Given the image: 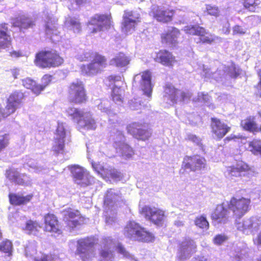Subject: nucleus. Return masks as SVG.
<instances>
[{"label": "nucleus", "mask_w": 261, "mask_h": 261, "mask_svg": "<svg viewBox=\"0 0 261 261\" xmlns=\"http://www.w3.org/2000/svg\"><path fill=\"white\" fill-rule=\"evenodd\" d=\"M99 249L100 261H114L115 250L130 261H138L127 252L122 244L111 237L103 238Z\"/></svg>", "instance_id": "f257e3e1"}, {"label": "nucleus", "mask_w": 261, "mask_h": 261, "mask_svg": "<svg viewBox=\"0 0 261 261\" xmlns=\"http://www.w3.org/2000/svg\"><path fill=\"white\" fill-rule=\"evenodd\" d=\"M67 113L72 120L77 123L79 127L87 130H94L96 128L95 121L90 112H84L74 108H69L67 110Z\"/></svg>", "instance_id": "f03ea898"}, {"label": "nucleus", "mask_w": 261, "mask_h": 261, "mask_svg": "<svg viewBox=\"0 0 261 261\" xmlns=\"http://www.w3.org/2000/svg\"><path fill=\"white\" fill-rule=\"evenodd\" d=\"M239 74V70L232 64L230 66L221 65L215 72H214L212 69L206 68L203 65V75L207 79H214L217 81H221L223 78L226 79L228 77L236 78Z\"/></svg>", "instance_id": "7ed1b4c3"}, {"label": "nucleus", "mask_w": 261, "mask_h": 261, "mask_svg": "<svg viewBox=\"0 0 261 261\" xmlns=\"http://www.w3.org/2000/svg\"><path fill=\"white\" fill-rule=\"evenodd\" d=\"M124 234L127 238L139 241L149 242L154 239L152 233L133 221H130L127 224L124 228Z\"/></svg>", "instance_id": "20e7f679"}, {"label": "nucleus", "mask_w": 261, "mask_h": 261, "mask_svg": "<svg viewBox=\"0 0 261 261\" xmlns=\"http://www.w3.org/2000/svg\"><path fill=\"white\" fill-rule=\"evenodd\" d=\"M63 59L54 50L40 51L36 55L35 63L36 66L44 68L60 65Z\"/></svg>", "instance_id": "39448f33"}, {"label": "nucleus", "mask_w": 261, "mask_h": 261, "mask_svg": "<svg viewBox=\"0 0 261 261\" xmlns=\"http://www.w3.org/2000/svg\"><path fill=\"white\" fill-rule=\"evenodd\" d=\"M96 239L94 237L80 239L77 242L76 254L83 261H91L94 255V245Z\"/></svg>", "instance_id": "423d86ee"}, {"label": "nucleus", "mask_w": 261, "mask_h": 261, "mask_svg": "<svg viewBox=\"0 0 261 261\" xmlns=\"http://www.w3.org/2000/svg\"><path fill=\"white\" fill-rule=\"evenodd\" d=\"M164 92V100L169 105L176 103L178 101L187 102L191 96L189 91L177 90L171 84L166 85Z\"/></svg>", "instance_id": "0eeeda50"}, {"label": "nucleus", "mask_w": 261, "mask_h": 261, "mask_svg": "<svg viewBox=\"0 0 261 261\" xmlns=\"http://www.w3.org/2000/svg\"><path fill=\"white\" fill-rule=\"evenodd\" d=\"M250 202V199L248 198H242L238 199L232 197L229 203H227V206L236 218H240L249 211Z\"/></svg>", "instance_id": "6e6552de"}, {"label": "nucleus", "mask_w": 261, "mask_h": 261, "mask_svg": "<svg viewBox=\"0 0 261 261\" xmlns=\"http://www.w3.org/2000/svg\"><path fill=\"white\" fill-rule=\"evenodd\" d=\"M74 182L81 187H86L95 183V179L82 167L78 165L69 167Z\"/></svg>", "instance_id": "1a4fd4ad"}, {"label": "nucleus", "mask_w": 261, "mask_h": 261, "mask_svg": "<svg viewBox=\"0 0 261 261\" xmlns=\"http://www.w3.org/2000/svg\"><path fill=\"white\" fill-rule=\"evenodd\" d=\"M57 19L52 14L47 12L45 14L44 18L45 32L46 35L50 38L53 42L61 41L62 42V37L59 35L60 32L58 30Z\"/></svg>", "instance_id": "9d476101"}, {"label": "nucleus", "mask_w": 261, "mask_h": 261, "mask_svg": "<svg viewBox=\"0 0 261 261\" xmlns=\"http://www.w3.org/2000/svg\"><path fill=\"white\" fill-rule=\"evenodd\" d=\"M184 31L186 34L199 36L196 42L211 44L214 42L216 37L210 34L202 27L197 25H188L184 28Z\"/></svg>", "instance_id": "9b49d317"}, {"label": "nucleus", "mask_w": 261, "mask_h": 261, "mask_svg": "<svg viewBox=\"0 0 261 261\" xmlns=\"http://www.w3.org/2000/svg\"><path fill=\"white\" fill-rule=\"evenodd\" d=\"M69 133L68 126L63 122H58L54 137L53 150L57 153H62L65 145V138Z\"/></svg>", "instance_id": "f8f14e48"}, {"label": "nucleus", "mask_w": 261, "mask_h": 261, "mask_svg": "<svg viewBox=\"0 0 261 261\" xmlns=\"http://www.w3.org/2000/svg\"><path fill=\"white\" fill-rule=\"evenodd\" d=\"M61 215L70 230L79 228L84 223V218L81 216L78 211L69 208L64 210L61 212Z\"/></svg>", "instance_id": "ddd939ff"}, {"label": "nucleus", "mask_w": 261, "mask_h": 261, "mask_svg": "<svg viewBox=\"0 0 261 261\" xmlns=\"http://www.w3.org/2000/svg\"><path fill=\"white\" fill-rule=\"evenodd\" d=\"M107 65L106 59L103 56L97 54L91 63L81 67V72L84 75H94L103 70Z\"/></svg>", "instance_id": "4468645a"}, {"label": "nucleus", "mask_w": 261, "mask_h": 261, "mask_svg": "<svg viewBox=\"0 0 261 261\" xmlns=\"http://www.w3.org/2000/svg\"><path fill=\"white\" fill-rule=\"evenodd\" d=\"M260 225L261 219L257 216L246 218L242 222L236 223L237 229L247 235L257 232Z\"/></svg>", "instance_id": "2eb2a0df"}, {"label": "nucleus", "mask_w": 261, "mask_h": 261, "mask_svg": "<svg viewBox=\"0 0 261 261\" xmlns=\"http://www.w3.org/2000/svg\"><path fill=\"white\" fill-rule=\"evenodd\" d=\"M151 79V73L148 71L136 74L134 77L133 86H139L144 94L150 97L152 91Z\"/></svg>", "instance_id": "dca6fc26"}, {"label": "nucleus", "mask_w": 261, "mask_h": 261, "mask_svg": "<svg viewBox=\"0 0 261 261\" xmlns=\"http://www.w3.org/2000/svg\"><path fill=\"white\" fill-rule=\"evenodd\" d=\"M250 172V169L247 164L242 161H239L230 166L226 167L224 174L226 177L236 180V178L245 176Z\"/></svg>", "instance_id": "f3484780"}, {"label": "nucleus", "mask_w": 261, "mask_h": 261, "mask_svg": "<svg viewBox=\"0 0 261 261\" xmlns=\"http://www.w3.org/2000/svg\"><path fill=\"white\" fill-rule=\"evenodd\" d=\"M107 80L110 82V86L113 87L112 97L113 100L117 105H120L123 102L122 95L123 90L121 88L122 84L120 76L110 75Z\"/></svg>", "instance_id": "a211bd4d"}, {"label": "nucleus", "mask_w": 261, "mask_h": 261, "mask_svg": "<svg viewBox=\"0 0 261 261\" xmlns=\"http://www.w3.org/2000/svg\"><path fill=\"white\" fill-rule=\"evenodd\" d=\"M182 166L191 171H202L206 168V161L204 158L199 155L186 156L184 159Z\"/></svg>", "instance_id": "6ab92c4d"}, {"label": "nucleus", "mask_w": 261, "mask_h": 261, "mask_svg": "<svg viewBox=\"0 0 261 261\" xmlns=\"http://www.w3.org/2000/svg\"><path fill=\"white\" fill-rule=\"evenodd\" d=\"M141 213L156 225L161 226L164 222V212L157 208L145 206L142 207Z\"/></svg>", "instance_id": "aec40b11"}, {"label": "nucleus", "mask_w": 261, "mask_h": 261, "mask_svg": "<svg viewBox=\"0 0 261 261\" xmlns=\"http://www.w3.org/2000/svg\"><path fill=\"white\" fill-rule=\"evenodd\" d=\"M122 201L121 194L116 189H110L107 190L104 196V208L106 210H110L111 208L116 209L119 202Z\"/></svg>", "instance_id": "412c9836"}, {"label": "nucleus", "mask_w": 261, "mask_h": 261, "mask_svg": "<svg viewBox=\"0 0 261 261\" xmlns=\"http://www.w3.org/2000/svg\"><path fill=\"white\" fill-rule=\"evenodd\" d=\"M111 25L110 17L105 15L96 14L91 17L88 23V25H92L93 27L92 33H95L99 31L108 29Z\"/></svg>", "instance_id": "4be33fe9"}, {"label": "nucleus", "mask_w": 261, "mask_h": 261, "mask_svg": "<svg viewBox=\"0 0 261 261\" xmlns=\"http://www.w3.org/2000/svg\"><path fill=\"white\" fill-rule=\"evenodd\" d=\"M37 243L35 241L29 242L25 247V254L27 257L34 261H56L55 257L46 255L40 253V256L37 254Z\"/></svg>", "instance_id": "5701e85b"}, {"label": "nucleus", "mask_w": 261, "mask_h": 261, "mask_svg": "<svg viewBox=\"0 0 261 261\" xmlns=\"http://www.w3.org/2000/svg\"><path fill=\"white\" fill-rule=\"evenodd\" d=\"M69 95L72 100L75 103L83 102L86 99V93L82 82H73L70 86Z\"/></svg>", "instance_id": "b1692460"}, {"label": "nucleus", "mask_w": 261, "mask_h": 261, "mask_svg": "<svg viewBox=\"0 0 261 261\" xmlns=\"http://www.w3.org/2000/svg\"><path fill=\"white\" fill-rule=\"evenodd\" d=\"M196 245L194 240L190 238H186L182 242L180 251L177 255L178 261H183L190 256L191 254L195 252Z\"/></svg>", "instance_id": "393cba45"}, {"label": "nucleus", "mask_w": 261, "mask_h": 261, "mask_svg": "<svg viewBox=\"0 0 261 261\" xmlns=\"http://www.w3.org/2000/svg\"><path fill=\"white\" fill-rule=\"evenodd\" d=\"M126 128L129 134L138 140L145 141L151 135L149 130L144 129L141 124L137 122L130 124Z\"/></svg>", "instance_id": "a878e982"}, {"label": "nucleus", "mask_w": 261, "mask_h": 261, "mask_svg": "<svg viewBox=\"0 0 261 261\" xmlns=\"http://www.w3.org/2000/svg\"><path fill=\"white\" fill-rule=\"evenodd\" d=\"M211 127L213 137L218 139H222L230 130L227 125L217 118H212Z\"/></svg>", "instance_id": "bb28decb"}, {"label": "nucleus", "mask_w": 261, "mask_h": 261, "mask_svg": "<svg viewBox=\"0 0 261 261\" xmlns=\"http://www.w3.org/2000/svg\"><path fill=\"white\" fill-rule=\"evenodd\" d=\"M151 13L158 21L167 22L171 20L174 12L172 10L160 8L156 5H152Z\"/></svg>", "instance_id": "cd10ccee"}, {"label": "nucleus", "mask_w": 261, "mask_h": 261, "mask_svg": "<svg viewBox=\"0 0 261 261\" xmlns=\"http://www.w3.org/2000/svg\"><path fill=\"white\" fill-rule=\"evenodd\" d=\"M12 23L14 27L18 28L20 31L32 28L35 25L33 18L27 14L19 15L12 20Z\"/></svg>", "instance_id": "c85d7f7f"}, {"label": "nucleus", "mask_w": 261, "mask_h": 261, "mask_svg": "<svg viewBox=\"0 0 261 261\" xmlns=\"http://www.w3.org/2000/svg\"><path fill=\"white\" fill-rule=\"evenodd\" d=\"M227 203L218 205L212 215V219L217 223H225L229 217V212L227 210Z\"/></svg>", "instance_id": "c756f323"}, {"label": "nucleus", "mask_w": 261, "mask_h": 261, "mask_svg": "<svg viewBox=\"0 0 261 261\" xmlns=\"http://www.w3.org/2000/svg\"><path fill=\"white\" fill-rule=\"evenodd\" d=\"M180 34L178 29L171 28L166 34L162 35V42L167 44L170 47H174L177 43V38Z\"/></svg>", "instance_id": "7c9ffc66"}, {"label": "nucleus", "mask_w": 261, "mask_h": 261, "mask_svg": "<svg viewBox=\"0 0 261 261\" xmlns=\"http://www.w3.org/2000/svg\"><path fill=\"white\" fill-rule=\"evenodd\" d=\"M46 231L52 232L53 233L59 234L61 233V230L59 228L58 221L56 217L53 214H47L44 217Z\"/></svg>", "instance_id": "2f4dec72"}, {"label": "nucleus", "mask_w": 261, "mask_h": 261, "mask_svg": "<svg viewBox=\"0 0 261 261\" xmlns=\"http://www.w3.org/2000/svg\"><path fill=\"white\" fill-rule=\"evenodd\" d=\"M7 30V24H0V49L9 48L11 46V37Z\"/></svg>", "instance_id": "473e14b6"}, {"label": "nucleus", "mask_w": 261, "mask_h": 261, "mask_svg": "<svg viewBox=\"0 0 261 261\" xmlns=\"http://www.w3.org/2000/svg\"><path fill=\"white\" fill-rule=\"evenodd\" d=\"M111 134V137L114 142L113 145L115 149L126 144L125 136L121 129L114 128Z\"/></svg>", "instance_id": "72a5a7b5"}, {"label": "nucleus", "mask_w": 261, "mask_h": 261, "mask_svg": "<svg viewBox=\"0 0 261 261\" xmlns=\"http://www.w3.org/2000/svg\"><path fill=\"white\" fill-rule=\"evenodd\" d=\"M174 57L172 55L166 50H161L157 54L155 60L163 65H171L174 61Z\"/></svg>", "instance_id": "f704fd0d"}, {"label": "nucleus", "mask_w": 261, "mask_h": 261, "mask_svg": "<svg viewBox=\"0 0 261 261\" xmlns=\"http://www.w3.org/2000/svg\"><path fill=\"white\" fill-rule=\"evenodd\" d=\"M65 28L72 31L74 33H78L81 31V25L79 20L72 17H68L65 21Z\"/></svg>", "instance_id": "c9c22d12"}, {"label": "nucleus", "mask_w": 261, "mask_h": 261, "mask_svg": "<svg viewBox=\"0 0 261 261\" xmlns=\"http://www.w3.org/2000/svg\"><path fill=\"white\" fill-rule=\"evenodd\" d=\"M257 125L255 117L251 116L242 120L241 122V125L244 130L252 133L255 132L256 129L257 128Z\"/></svg>", "instance_id": "e433bc0d"}, {"label": "nucleus", "mask_w": 261, "mask_h": 261, "mask_svg": "<svg viewBox=\"0 0 261 261\" xmlns=\"http://www.w3.org/2000/svg\"><path fill=\"white\" fill-rule=\"evenodd\" d=\"M9 197L10 202L12 204L20 205L29 202L32 198V195H28L25 196H23L15 194H10Z\"/></svg>", "instance_id": "4c0bfd02"}, {"label": "nucleus", "mask_w": 261, "mask_h": 261, "mask_svg": "<svg viewBox=\"0 0 261 261\" xmlns=\"http://www.w3.org/2000/svg\"><path fill=\"white\" fill-rule=\"evenodd\" d=\"M22 83L24 87L31 89L36 95L39 94L42 91L43 87L36 84L35 81L30 78L22 80Z\"/></svg>", "instance_id": "58836bf2"}, {"label": "nucleus", "mask_w": 261, "mask_h": 261, "mask_svg": "<svg viewBox=\"0 0 261 261\" xmlns=\"http://www.w3.org/2000/svg\"><path fill=\"white\" fill-rule=\"evenodd\" d=\"M106 103L108 101H105L98 105V108L101 112H105L108 115L109 117V121L112 124H115L118 122V117L116 113H114L111 110L109 109L108 108L106 107Z\"/></svg>", "instance_id": "ea45409f"}, {"label": "nucleus", "mask_w": 261, "mask_h": 261, "mask_svg": "<svg viewBox=\"0 0 261 261\" xmlns=\"http://www.w3.org/2000/svg\"><path fill=\"white\" fill-rule=\"evenodd\" d=\"M118 153L123 159L125 160L129 159L132 158L134 154L133 149L127 144H125L116 149Z\"/></svg>", "instance_id": "a19ab883"}, {"label": "nucleus", "mask_w": 261, "mask_h": 261, "mask_svg": "<svg viewBox=\"0 0 261 261\" xmlns=\"http://www.w3.org/2000/svg\"><path fill=\"white\" fill-rule=\"evenodd\" d=\"M129 62L128 58L124 54L120 53L110 61V64L118 67H123L126 66Z\"/></svg>", "instance_id": "79ce46f5"}, {"label": "nucleus", "mask_w": 261, "mask_h": 261, "mask_svg": "<svg viewBox=\"0 0 261 261\" xmlns=\"http://www.w3.org/2000/svg\"><path fill=\"white\" fill-rule=\"evenodd\" d=\"M242 3L246 9L252 12H256L261 7L260 0H242Z\"/></svg>", "instance_id": "37998d69"}, {"label": "nucleus", "mask_w": 261, "mask_h": 261, "mask_svg": "<svg viewBox=\"0 0 261 261\" xmlns=\"http://www.w3.org/2000/svg\"><path fill=\"white\" fill-rule=\"evenodd\" d=\"M91 165L94 170L102 178H106L109 175V170L106 169L102 164L91 162Z\"/></svg>", "instance_id": "c03bdc74"}, {"label": "nucleus", "mask_w": 261, "mask_h": 261, "mask_svg": "<svg viewBox=\"0 0 261 261\" xmlns=\"http://www.w3.org/2000/svg\"><path fill=\"white\" fill-rule=\"evenodd\" d=\"M194 100L195 101L203 102L212 109L214 108V105H212L210 102L211 97L207 94H204L202 92L198 93L197 97L195 98Z\"/></svg>", "instance_id": "a18cd8bd"}, {"label": "nucleus", "mask_w": 261, "mask_h": 261, "mask_svg": "<svg viewBox=\"0 0 261 261\" xmlns=\"http://www.w3.org/2000/svg\"><path fill=\"white\" fill-rule=\"evenodd\" d=\"M40 226L36 221L29 220L26 223L25 230L28 234H36Z\"/></svg>", "instance_id": "49530a36"}, {"label": "nucleus", "mask_w": 261, "mask_h": 261, "mask_svg": "<svg viewBox=\"0 0 261 261\" xmlns=\"http://www.w3.org/2000/svg\"><path fill=\"white\" fill-rule=\"evenodd\" d=\"M123 20H127L135 23H138L140 20V15L136 12L125 11L123 16Z\"/></svg>", "instance_id": "de8ad7c7"}, {"label": "nucleus", "mask_w": 261, "mask_h": 261, "mask_svg": "<svg viewBox=\"0 0 261 261\" xmlns=\"http://www.w3.org/2000/svg\"><path fill=\"white\" fill-rule=\"evenodd\" d=\"M137 23L127 20H123L122 27V31L126 34H132L134 31Z\"/></svg>", "instance_id": "09e8293b"}, {"label": "nucleus", "mask_w": 261, "mask_h": 261, "mask_svg": "<svg viewBox=\"0 0 261 261\" xmlns=\"http://www.w3.org/2000/svg\"><path fill=\"white\" fill-rule=\"evenodd\" d=\"M250 151L255 155H261V141L254 140L249 144Z\"/></svg>", "instance_id": "8fccbe9b"}, {"label": "nucleus", "mask_w": 261, "mask_h": 261, "mask_svg": "<svg viewBox=\"0 0 261 261\" xmlns=\"http://www.w3.org/2000/svg\"><path fill=\"white\" fill-rule=\"evenodd\" d=\"M195 224L198 227L207 230L209 227V223L204 216L198 217L195 219Z\"/></svg>", "instance_id": "3c124183"}, {"label": "nucleus", "mask_w": 261, "mask_h": 261, "mask_svg": "<svg viewBox=\"0 0 261 261\" xmlns=\"http://www.w3.org/2000/svg\"><path fill=\"white\" fill-rule=\"evenodd\" d=\"M19 173L14 168H10L6 172V176L9 180L17 184V180L18 179Z\"/></svg>", "instance_id": "603ef678"}, {"label": "nucleus", "mask_w": 261, "mask_h": 261, "mask_svg": "<svg viewBox=\"0 0 261 261\" xmlns=\"http://www.w3.org/2000/svg\"><path fill=\"white\" fill-rule=\"evenodd\" d=\"M128 105L132 110H138L141 109L144 106L143 102L141 103L140 98H134L128 101Z\"/></svg>", "instance_id": "864d4df0"}, {"label": "nucleus", "mask_w": 261, "mask_h": 261, "mask_svg": "<svg viewBox=\"0 0 261 261\" xmlns=\"http://www.w3.org/2000/svg\"><path fill=\"white\" fill-rule=\"evenodd\" d=\"M116 209H114V208H111L110 210H106L105 208V213L106 218V222L108 224H112L113 222H115L116 221V218L113 216L111 217L110 215L112 214L113 215L115 214V210Z\"/></svg>", "instance_id": "5fc2aeb1"}, {"label": "nucleus", "mask_w": 261, "mask_h": 261, "mask_svg": "<svg viewBox=\"0 0 261 261\" xmlns=\"http://www.w3.org/2000/svg\"><path fill=\"white\" fill-rule=\"evenodd\" d=\"M12 248V243L9 240L3 242L0 245V251L8 253L9 255L11 254Z\"/></svg>", "instance_id": "6e6d98bb"}, {"label": "nucleus", "mask_w": 261, "mask_h": 261, "mask_svg": "<svg viewBox=\"0 0 261 261\" xmlns=\"http://www.w3.org/2000/svg\"><path fill=\"white\" fill-rule=\"evenodd\" d=\"M186 140L190 141L196 145H201V139L194 134L191 133L187 134Z\"/></svg>", "instance_id": "4d7b16f0"}, {"label": "nucleus", "mask_w": 261, "mask_h": 261, "mask_svg": "<svg viewBox=\"0 0 261 261\" xmlns=\"http://www.w3.org/2000/svg\"><path fill=\"white\" fill-rule=\"evenodd\" d=\"M243 252H245V251L241 249L240 247H237L236 248V246H233L230 255L233 257H236L237 261H239L241 258L242 257V255L244 254Z\"/></svg>", "instance_id": "13d9d810"}, {"label": "nucleus", "mask_w": 261, "mask_h": 261, "mask_svg": "<svg viewBox=\"0 0 261 261\" xmlns=\"http://www.w3.org/2000/svg\"><path fill=\"white\" fill-rule=\"evenodd\" d=\"M31 182L30 178L25 174H19L18 179L17 180V184L22 185H28Z\"/></svg>", "instance_id": "bf43d9fd"}, {"label": "nucleus", "mask_w": 261, "mask_h": 261, "mask_svg": "<svg viewBox=\"0 0 261 261\" xmlns=\"http://www.w3.org/2000/svg\"><path fill=\"white\" fill-rule=\"evenodd\" d=\"M228 240V237L222 234L216 235L213 239V243L217 245H221Z\"/></svg>", "instance_id": "052dcab7"}, {"label": "nucleus", "mask_w": 261, "mask_h": 261, "mask_svg": "<svg viewBox=\"0 0 261 261\" xmlns=\"http://www.w3.org/2000/svg\"><path fill=\"white\" fill-rule=\"evenodd\" d=\"M8 143V136L4 133H0V151L5 148Z\"/></svg>", "instance_id": "680f3d73"}, {"label": "nucleus", "mask_w": 261, "mask_h": 261, "mask_svg": "<svg viewBox=\"0 0 261 261\" xmlns=\"http://www.w3.org/2000/svg\"><path fill=\"white\" fill-rule=\"evenodd\" d=\"M110 176L115 180H120L121 178V173L117 170H109V175L107 177Z\"/></svg>", "instance_id": "e2e57ef3"}, {"label": "nucleus", "mask_w": 261, "mask_h": 261, "mask_svg": "<svg viewBox=\"0 0 261 261\" xmlns=\"http://www.w3.org/2000/svg\"><path fill=\"white\" fill-rule=\"evenodd\" d=\"M206 8L208 14L215 16H218L219 15L220 11L217 7L212 5H207Z\"/></svg>", "instance_id": "0e129e2a"}, {"label": "nucleus", "mask_w": 261, "mask_h": 261, "mask_svg": "<svg viewBox=\"0 0 261 261\" xmlns=\"http://www.w3.org/2000/svg\"><path fill=\"white\" fill-rule=\"evenodd\" d=\"M27 165L31 168L34 169L35 171L38 172L41 171L42 168L37 165V163L33 160H30L27 163Z\"/></svg>", "instance_id": "69168bd1"}, {"label": "nucleus", "mask_w": 261, "mask_h": 261, "mask_svg": "<svg viewBox=\"0 0 261 261\" xmlns=\"http://www.w3.org/2000/svg\"><path fill=\"white\" fill-rule=\"evenodd\" d=\"M52 80V76L49 75H44L41 80V85H39L40 86L43 87L42 91L44 89V88L47 86L51 82Z\"/></svg>", "instance_id": "338daca9"}, {"label": "nucleus", "mask_w": 261, "mask_h": 261, "mask_svg": "<svg viewBox=\"0 0 261 261\" xmlns=\"http://www.w3.org/2000/svg\"><path fill=\"white\" fill-rule=\"evenodd\" d=\"M246 29L242 27L236 25L232 28L233 35H243L246 33Z\"/></svg>", "instance_id": "774afa93"}]
</instances>
